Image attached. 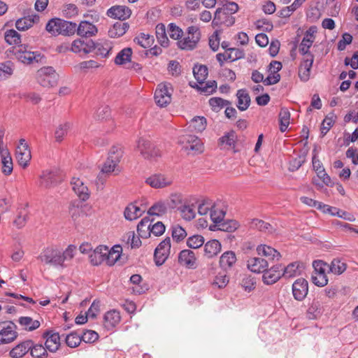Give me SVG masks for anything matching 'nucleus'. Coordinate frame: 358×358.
Here are the masks:
<instances>
[{
	"instance_id": "44",
	"label": "nucleus",
	"mask_w": 358,
	"mask_h": 358,
	"mask_svg": "<svg viewBox=\"0 0 358 358\" xmlns=\"http://www.w3.org/2000/svg\"><path fill=\"white\" fill-rule=\"evenodd\" d=\"M134 42L144 48H148L154 43V36L148 34L141 33L134 38Z\"/></svg>"
},
{
	"instance_id": "14",
	"label": "nucleus",
	"mask_w": 358,
	"mask_h": 358,
	"mask_svg": "<svg viewBox=\"0 0 358 358\" xmlns=\"http://www.w3.org/2000/svg\"><path fill=\"white\" fill-rule=\"evenodd\" d=\"M308 292V283L304 278H299L292 285V294L297 301H302Z\"/></svg>"
},
{
	"instance_id": "21",
	"label": "nucleus",
	"mask_w": 358,
	"mask_h": 358,
	"mask_svg": "<svg viewBox=\"0 0 358 358\" xmlns=\"http://www.w3.org/2000/svg\"><path fill=\"white\" fill-rule=\"evenodd\" d=\"M72 189L78 196L83 201H86L90 197L88 187L82 180L78 178H73L71 182Z\"/></svg>"
},
{
	"instance_id": "37",
	"label": "nucleus",
	"mask_w": 358,
	"mask_h": 358,
	"mask_svg": "<svg viewBox=\"0 0 358 358\" xmlns=\"http://www.w3.org/2000/svg\"><path fill=\"white\" fill-rule=\"evenodd\" d=\"M131 48H125L118 52L114 59V62L117 65H125L128 63H131Z\"/></svg>"
},
{
	"instance_id": "6",
	"label": "nucleus",
	"mask_w": 358,
	"mask_h": 358,
	"mask_svg": "<svg viewBox=\"0 0 358 358\" xmlns=\"http://www.w3.org/2000/svg\"><path fill=\"white\" fill-rule=\"evenodd\" d=\"M17 59L25 64H32L34 62H38L41 60L42 56L38 52L31 51L27 45H20L15 52Z\"/></svg>"
},
{
	"instance_id": "46",
	"label": "nucleus",
	"mask_w": 358,
	"mask_h": 358,
	"mask_svg": "<svg viewBox=\"0 0 358 358\" xmlns=\"http://www.w3.org/2000/svg\"><path fill=\"white\" fill-rule=\"evenodd\" d=\"M3 153V156L1 157L2 172L5 175L8 176L12 173L13 169V160L8 151Z\"/></svg>"
},
{
	"instance_id": "10",
	"label": "nucleus",
	"mask_w": 358,
	"mask_h": 358,
	"mask_svg": "<svg viewBox=\"0 0 358 358\" xmlns=\"http://www.w3.org/2000/svg\"><path fill=\"white\" fill-rule=\"evenodd\" d=\"M112 49L113 45L110 41L99 39L96 41H93L91 52H94L96 56L101 58H107L111 54Z\"/></svg>"
},
{
	"instance_id": "8",
	"label": "nucleus",
	"mask_w": 358,
	"mask_h": 358,
	"mask_svg": "<svg viewBox=\"0 0 358 358\" xmlns=\"http://www.w3.org/2000/svg\"><path fill=\"white\" fill-rule=\"evenodd\" d=\"M137 149L141 155L148 159H152L160 156V150L152 145L147 139L143 138H139L137 143Z\"/></svg>"
},
{
	"instance_id": "43",
	"label": "nucleus",
	"mask_w": 358,
	"mask_h": 358,
	"mask_svg": "<svg viewBox=\"0 0 358 358\" xmlns=\"http://www.w3.org/2000/svg\"><path fill=\"white\" fill-rule=\"evenodd\" d=\"M72 127V123L65 122L59 124L55 132V137L57 142H61Z\"/></svg>"
},
{
	"instance_id": "64",
	"label": "nucleus",
	"mask_w": 358,
	"mask_h": 358,
	"mask_svg": "<svg viewBox=\"0 0 358 358\" xmlns=\"http://www.w3.org/2000/svg\"><path fill=\"white\" fill-rule=\"evenodd\" d=\"M81 341V336L74 332L69 334L66 337V343L70 348L77 347Z\"/></svg>"
},
{
	"instance_id": "29",
	"label": "nucleus",
	"mask_w": 358,
	"mask_h": 358,
	"mask_svg": "<svg viewBox=\"0 0 358 358\" xmlns=\"http://www.w3.org/2000/svg\"><path fill=\"white\" fill-rule=\"evenodd\" d=\"M236 262V257L233 251L224 252L220 258V266L225 271L231 269Z\"/></svg>"
},
{
	"instance_id": "36",
	"label": "nucleus",
	"mask_w": 358,
	"mask_h": 358,
	"mask_svg": "<svg viewBox=\"0 0 358 358\" xmlns=\"http://www.w3.org/2000/svg\"><path fill=\"white\" fill-rule=\"evenodd\" d=\"M129 24L127 22H118L113 24V26L108 30V35L111 38H118L123 36L127 29Z\"/></svg>"
},
{
	"instance_id": "49",
	"label": "nucleus",
	"mask_w": 358,
	"mask_h": 358,
	"mask_svg": "<svg viewBox=\"0 0 358 358\" xmlns=\"http://www.w3.org/2000/svg\"><path fill=\"white\" fill-rule=\"evenodd\" d=\"M290 120V113L286 108H282L279 113L280 130L285 132L289 124Z\"/></svg>"
},
{
	"instance_id": "2",
	"label": "nucleus",
	"mask_w": 358,
	"mask_h": 358,
	"mask_svg": "<svg viewBox=\"0 0 358 358\" xmlns=\"http://www.w3.org/2000/svg\"><path fill=\"white\" fill-rule=\"evenodd\" d=\"M38 83L44 87H50L57 83L58 75L52 66H44L36 73Z\"/></svg>"
},
{
	"instance_id": "52",
	"label": "nucleus",
	"mask_w": 358,
	"mask_h": 358,
	"mask_svg": "<svg viewBox=\"0 0 358 358\" xmlns=\"http://www.w3.org/2000/svg\"><path fill=\"white\" fill-rule=\"evenodd\" d=\"M206 120L203 117H194L189 124V127L197 132H201L206 129Z\"/></svg>"
},
{
	"instance_id": "5",
	"label": "nucleus",
	"mask_w": 358,
	"mask_h": 358,
	"mask_svg": "<svg viewBox=\"0 0 358 358\" xmlns=\"http://www.w3.org/2000/svg\"><path fill=\"white\" fill-rule=\"evenodd\" d=\"M178 142L186 150H191L195 153H200L203 151V143L196 136L192 134H183L179 137Z\"/></svg>"
},
{
	"instance_id": "35",
	"label": "nucleus",
	"mask_w": 358,
	"mask_h": 358,
	"mask_svg": "<svg viewBox=\"0 0 358 358\" xmlns=\"http://www.w3.org/2000/svg\"><path fill=\"white\" fill-rule=\"evenodd\" d=\"M303 264L299 262H293L288 264L285 268H282V277L289 278L301 274Z\"/></svg>"
},
{
	"instance_id": "57",
	"label": "nucleus",
	"mask_w": 358,
	"mask_h": 358,
	"mask_svg": "<svg viewBox=\"0 0 358 358\" xmlns=\"http://www.w3.org/2000/svg\"><path fill=\"white\" fill-rule=\"evenodd\" d=\"M180 210L181 217L187 221L193 220L196 216L195 208L193 206L184 205Z\"/></svg>"
},
{
	"instance_id": "19",
	"label": "nucleus",
	"mask_w": 358,
	"mask_h": 358,
	"mask_svg": "<svg viewBox=\"0 0 358 358\" xmlns=\"http://www.w3.org/2000/svg\"><path fill=\"white\" fill-rule=\"evenodd\" d=\"M92 40L84 41L80 38L74 40L71 43V51L76 54L87 55L91 52Z\"/></svg>"
},
{
	"instance_id": "25",
	"label": "nucleus",
	"mask_w": 358,
	"mask_h": 358,
	"mask_svg": "<svg viewBox=\"0 0 358 358\" xmlns=\"http://www.w3.org/2000/svg\"><path fill=\"white\" fill-rule=\"evenodd\" d=\"M31 346V340L22 341L14 347L10 351L9 355L12 358H22L29 351Z\"/></svg>"
},
{
	"instance_id": "54",
	"label": "nucleus",
	"mask_w": 358,
	"mask_h": 358,
	"mask_svg": "<svg viewBox=\"0 0 358 358\" xmlns=\"http://www.w3.org/2000/svg\"><path fill=\"white\" fill-rule=\"evenodd\" d=\"M47 348H44L41 344H34L30 348V354L34 358H43L48 356Z\"/></svg>"
},
{
	"instance_id": "3",
	"label": "nucleus",
	"mask_w": 358,
	"mask_h": 358,
	"mask_svg": "<svg viewBox=\"0 0 358 358\" xmlns=\"http://www.w3.org/2000/svg\"><path fill=\"white\" fill-rule=\"evenodd\" d=\"M173 87L171 83H164L157 85L155 92V100L159 107H166L171 101Z\"/></svg>"
},
{
	"instance_id": "27",
	"label": "nucleus",
	"mask_w": 358,
	"mask_h": 358,
	"mask_svg": "<svg viewBox=\"0 0 358 358\" xmlns=\"http://www.w3.org/2000/svg\"><path fill=\"white\" fill-rule=\"evenodd\" d=\"M257 252L259 255L264 256L268 260H279L281 257V255L278 250L266 245H258Z\"/></svg>"
},
{
	"instance_id": "58",
	"label": "nucleus",
	"mask_w": 358,
	"mask_h": 358,
	"mask_svg": "<svg viewBox=\"0 0 358 358\" xmlns=\"http://www.w3.org/2000/svg\"><path fill=\"white\" fill-rule=\"evenodd\" d=\"M168 33L172 39L176 40L177 41H178L183 36V31L182 29L174 23H170L168 25Z\"/></svg>"
},
{
	"instance_id": "31",
	"label": "nucleus",
	"mask_w": 358,
	"mask_h": 358,
	"mask_svg": "<svg viewBox=\"0 0 358 358\" xmlns=\"http://www.w3.org/2000/svg\"><path fill=\"white\" fill-rule=\"evenodd\" d=\"M324 213H330L331 215L337 216L350 222H354L355 220V216L346 211L341 210L337 208L331 207L328 205H324L323 210Z\"/></svg>"
},
{
	"instance_id": "26",
	"label": "nucleus",
	"mask_w": 358,
	"mask_h": 358,
	"mask_svg": "<svg viewBox=\"0 0 358 358\" xmlns=\"http://www.w3.org/2000/svg\"><path fill=\"white\" fill-rule=\"evenodd\" d=\"M238 10V6L236 3L229 2L223 6V8H217L214 15V19L213 20V24L217 25L220 22V15L223 11L224 15L234 14Z\"/></svg>"
},
{
	"instance_id": "50",
	"label": "nucleus",
	"mask_w": 358,
	"mask_h": 358,
	"mask_svg": "<svg viewBox=\"0 0 358 358\" xmlns=\"http://www.w3.org/2000/svg\"><path fill=\"white\" fill-rule=\"evenodd\" d=\"M250 227L260 231L268 233L273 231V227L269 223L259 219H253L250 223Z\"/></svg>"
},
{
	"instance_id": "48",
	"label": "nucleus",
	"mask_w": 358,
	"mask_h": 358,
	"mask_svg": "<svg viewBox=\"0 0 358 358\" xmlns=\"http://www.w3.org/2000/svg\"><path fill=\"white\" fill-rule=\"evenodd\" d=\"M329 268L332 273L341 275L346 270L347 265L339 259H334L329 265Z\"/></svg>"
},
{
	"instance_id": "45",
	"label": "nucleus",
	"mask_w": 358,
	"mask_h": 358,
	"mask_svg": "<svg viewBox=\"0 0 358 358\" xmlns=\"http://www.w3.org/2000/svg\"><path fill=\"white\" fill-rule=\"evenodd\" d=\"M322 313V306L320 301L314 299L307 310V317L310 320L317 318Z\"/></svg>"
},
{
	"instance_id": "17",
	"label": "nucleus",
	"mask_w": 358,
	"mask_h": 358,
	"mask_svg": "<svg viewBox=\"0 0 358 358\" xmlns=\"http://www.w3.org/2000/svg\"><path fill=\"white\" fill-rule=\"evenodd\" d=\"M131 14V10L126 6H114L107 11V15L121 21L128 19Z\"/></svg>"
},
{
	"instance_id": "42",
	"label": "nucleus",
	"mask_w": 358,
	"mask_h": 358,
	"mask_svg": "<svg viewBox=\"0 0 358 358\" xmlns=\"http://www.w3.org/2000/svg\"><path fill=\"white\" fill-rule=\"evenodd\" d=\"M156 37L159 43L163 47L169 46V40L166 35V30L165 25L163 24H158L156 26Z\"/></svg>"
},
{
	"instance_id": "4",
	"label": "nucleus",
	"mask_w": 358,
	"mask_h": 358,
	"mask_svg": "<svg viewBox=\"0 0 358 358\" xmlns=\"http://www.w3.org/2000/svg\"><path fill=\"white\" fill-rule=\"evenodd\" d=\"M38 259L46 264L62 268L61 250L56 247H48L44 249L38 256Z\"/></svg>"
},
{
	"instance_id": "16",
	"label": "nucleus",
	"mask_w": 358,
	"mask_h": 358,
	"mask_svg": "<svg viewBox=\"0 0 358 358\" xmlns=\"http://www.w3.org/2000/svg\"><path fill=\"white\" fill-rule=\"evenodd\" d=\"M173 180L171 178L163 174H154L148 178L145 182L153 188H163L170 185Z\"/></svg>"
},
{
	"instance_id": "33",
	"label": "nucleus",
	"mask_w": 358,
	"mask_h": 358,
	"mask_svg": "<svg viewBox=\"0 0 358 358\" xmlns=\"http://www.w3.org/2000/svg\"><path fill=\"white\" fill-rule=\"evenodd\" d=\"M18 323L22 329L28 331H32L39 328L41 322L37 320H34L31 317H20L18 319Z\"/></svg>"
},
{
	"instance_id": "41",
	"label": "nucleus",
	"mask_w": 358,
	"mask_h": 358,
	"mask_svg": "<svg viewBox=\"0 0 358 358\" xmlns=\"http://www.w3.org/2000/svg\"><path fill=\"white\" fill-rule=\"evenodd\" d=\"M151 220L149 217H143L137 225V232L141 238H147L150 236Z\"/></svg>"
},
{
	"instance_id": "20",
	"label": "nucleus",
	"mask_w": 358,
	"mask_h": 358,
	"mask_svg": "<svg viewBox=\"0 0 358 358\" xmlns=\"http://www.w3.org/2000/svg\"><path fill=\"white\" fill-rule=\"evenodd\" d=\"M60 180L61 177L58 176L56 171H45L41 176L40 185L49 188L55 185Z\"/></svg>"
},
{
	"instance_id": "38",
	"label": "nucleus",
	"mask_w": 358,
	"mask_h": 358,
	"mask_svg": "<svg viewBox=\"0 0 358 358\" xmlns=\"http://www.w3.org/2000/svg\"><path fill=\"white\" fill-rule=\"evenodd\" d=\"M122 252V248L120 245H115L108 249L106 263L108 266H113L120 259Z\"/></svg>"
},
{
	"instance_id": "56",
	"label": "nucleus",
	"mask_w": 358,
	"mask_h": 358,
	"mask_svg": "<svg viewBox=\"0 0 358 358\" xmlns=\"http://www.w3.org/2000/svg\"><path fill=\"white\" fill-rule=\"evenodd\" d=\"M4 38L5 41L9 45H17L21 42L20 35L17 31L14 29H10L6 31L5 33Z\"/></svg>"
},
{
	"instance_id": "40",
	"label": "nucleus",
	"mask_w": 358,
	"mask_h": 358,
	"mask_svg": "<svg viewBox=\"0 0 358 358\" xmlns=\"http://www.w3.org/2000/svg\"><path fill=\"white\" fill-rule=\"evenodd\" d=\"M62 20L60 18H52L48 21L45 26L46 31L54 36L61 34Z\"/></svg>"
},
{
	"instance_id": "39",
	"label": "nucleus",
	"mask_w": 358,
	"mask_h": 358,
	"mask_svg": "<svg viewBox=\"0 0 358 358\" xmlns=\"http://www.w3.org/2000/svg\"><path fill=\"white\" fill-rule=\"evenodd\" d=\"M168 204L164 201H159L153 204L148 210L150 215L162 216L164 215L167 210Z\"/></svg>"
},
{
	"instance_id": "62",
	"label": "nucleus",
	"mask_w": 358,
	"mask_h": 358,
	"mask_svg": "<svg viewBox=\"0 0 358 358\" xmlns=\"http://www.w3.org/2000/svg\"><path fill=\"white\" fill-rule=\"evenodd\" d=\"M76 249V246H74L73 245H69L64 252H62L61 250L62 268H64L66 266V264H64V262L66 261L71 260V259L73 258Z\"/></svg>"
},
{
	"instance_id": "61",
	"label": "nucleus",
	"mask_w": 358,
	"mask_h": 358,
	"mask_svg": "<svg viewBox=\"0 0 358 358\" xmlns=\"http://www.w3.org/2000/svg\"><path fill=\"white\" fill-rule=\"evenodd\" d=\"M204 243V238L201 235H194L188 238L187 245L190 248L196 249Z\"/></svg>"
},
{
	"instance_id": "30",
	"label": "nucleus",
	"mask_w": 358,
	"mask_h": 358,
	"mask_svg": "<svg viewBox=\"0 0 358 358\" xmlns=\"http://www.w3.org/2000/svg\"><path fill=\"white\" fill-rule=\"evenodd\" d=\"M121 316L119 311L111 310L104 315V325L107 329L115 327L120 322Z\"/></svg>"
},
{
	"instance_id": "22",
	"label": "nucleus",
	"mask_w": 358,
	"mask_h": 358,
	"mask_svg": "<svg viewBox=\"0 0 358 358\" xmlns=\"http://www.w3.org/2000/svg\"><path fill=\"white\" fill-rule=\"evenodd\" d=\"M98 32L96 27L86 20L81 21L77 26L76 33L81 37L90 38L95 36Z\"/></svg>"
},
{
	"instance_id": "15",
	"label": "nucleus",
	"mask_w": 358,
	"mask_h": 358,
	"mask_svg": "<svg viewBox=\"0 0 358 358\" xmlns=\"http://www.w3.org/2000/svg\"><path fill=\"white\" fill-rule=\"evenodd\" d=\"M245 56L244 51L238 48H229L224 53H218L216 55L217 60L220 66H222L225 61H236L243 58Z\"/></svg>"
},
{
	"instance_id": "24",
	"label": "nucleus",
	"mask_w": 358,
	"mask_h": 358,
	"mask_svg": "<svg viewBox=\"0 0 358 358\" xmlns=\"http://www.w3.org/2000/svg\"><path fill=\"white\" fill-rule=\"evenodd\" d=\"M247 266L252 272L260 273L268 267V263L262 257H251L248 260Z\"/></svg>"
},
{
	"instance_id": "9",
	"label": "nucleus",
	"mask_w": 358,
	"mask_h": 358,
	"mask_svg": "<svg viewBox=\"0 0 358 358\" xmlns=\"http://www.w3.org/2000/svg\"><path fill=\"white\" fill-rule=\"evenodd\" d=\"M171 239L169 237L163 240L155 250V262L156 265L161 266L169 257L171 252Z\"/></svg>"
},
{
	"instance_id": "34",
	"label": "nucleus",
	"mask_w": 358,
	"mask_h": 358,
	"mask_svg": "<svg viewBox=\"0 0 358 358\" xmlns=\"http://www.w3.org/2000/svg\"><path fill=\"white\" fill-rule=\"evenodd\" d=\"M238 99L237 107L241 111L246 110L250 106V97L246 90H238L236 93Z\"/></svg>"
},
{
	"instance_id": "13",
	"label": "nucleus",
	"mask_w": 358,
	"mask_h": 358,
	"mask_svg": "<svg viewBox=\"0 0 358 358\" xmlns=\"http://www.w3.org/2000/svg\"><path fill=\"white\" fill-rule=\"evenodd\" d=\"M282 268L280 264L274 265L269 269L267 268L262 275L264 283L268 285L275 283L282 277Z\"/></svg>"
},
{
	"instance_id": "55",
	"label": "nucleus",
	"mask_w": 358,
	"mask_h": 358,
	"mask_svg": "<svg viewBox=\"0 0 358 358\" xmlns=\"http://www.w3.org/2000/svg\"><path fill=\"white\" fill-rule=\"evenodd\" d=\"M77 29V24L75 22L66 21L62 20L61 34L64 36H70L73 34Z\"/></svg>"
},
{
	"instance_id": "11",
	"label": "nucleus",
	"mask_w": 358,
	"mask_h": 358,
	"mask_svg": "<svg viewBox=\"0 0 358 358\" xmlns=\"http://www.w3.org/2000/svg\"><path fill=\"white\" fill-rule=\"evenodd\" d=\"M115 154L114 150L110 152V156L103 165L101 173L98 176V181L101 182V185H103L105 182V179L102 178V175L103 173L108 174L116 171V167L120 162V155L119 154L115 155Z\"/></svg>"
},
{
	"instance_id": "53",
	"label": "nucleus",
	"mask_w": 358,
	"mask_h": 358,
	"mask_svg": "<svg viewBox=\"0 0 358 358\" xmlns=\"http://www.w3.org/2000/svg\"><path fill=\"white\" fill-rule=\"evenodd\" d=\"M209 104L213 111L218 112L224 107L230 105L231 103L220 97H213L210 99Z\"/></svg>"
},
{
	"instance_id": "18",
	"label": "nucleus",
	"mask_w": 358,
	"mask_h": 358,
	"mask_svg": "<svg viewBox=\"0 0 358 358\" xmlns=\"http://www.w3.org/2000/svg\"><path fill=\"white\" fill-rule=\"evenodd\" d=\"M45 338V348L51 352H56L60 346V337L58 333L52 331H45L43 334Z\"/></svg>"
},
{
	"instance_id": "28",
	"label": "nucleus",
	"mask_w": 358,
	"mask_h": 358,
	"mask_svg": "<svg viewBox=\"0 0 358 358\" xmlns=\"http://www.w3.org/2000/svg\"><path fill=\"white\" fill-rule=\"evenodd\" d=\"M144 212L145 209L138 206L136 203H132L126 207L124 211V215L126 220L132 221L140 217Z\"/></svg>"
},
{
	"instance_id": "32",
	"label": "nucleus",
	"mask_w": 358,
	"mask_h": 358,
	"mask_svg": "<svg viewBox=\"0 0 358 358\" xmlns=\"http://www.w3.org/2000/svg\"><path fill=\"white\" fill-rule=\"evenodd\" d=\"M221 250V244L217 240H211L204 245V255L208 258L216 256Z\"/></svg>"
},
{
	"instance_id": "51",
	"label": "nucleus",
	"mask_w": 358,
	"mask_h": 358,
	"mask_svg": "<svg viewBox=\"0 0 358 358\" xmlns=\"http://www.w3.org/2000/svg\"><path fill=\"white\" fill-rule=\"evenodd\" d=\"M200 85H196V87L198 90L201 92V94L205 95H210L213 94L216 88H217V83L215 80H210L207 82L206 83L199 84Z\"/></svg>"
},
{
	"instance_id": "12",
	"label": "nucleus",
	"mask_w": 358,
	"mask_h": 358,
	"mask_svg": "<svg viewBox=\"0 0 358 358\" xmlns=\"http://www.w3.org/2000/svg\"><path fill=\"white\" fill-rule=\"evenodd\" d=\"M16 159L20 166L25 168L31 160V151L28 148L24 139L20 141V144L16 148Z\"/></svg>"
},
{
	"instance_id": "59",
	"label": "nucleus",
	"mask_w": 358,
	"mask_h": 358,
	"mask_svg": "<svg viewBox=\"0 0 358 358\" xmlns=\"http://www.w3.org/2000/svg\"><path fill=\"white\" fill-rule=\"evenodd\" d=\"M336 120V116L331 113L328 115L323 120L321 125V134L324 136L334 125Z\"/></svg>"
},
{
	"instance_id": "60",
	"label": "nucleus",
	"mask_w": 358,
	"mask_h": 358,
	"mask_svg": "<svg viewBox=\"0 0 358 358\" xmlns=\"http://www.w3.org/2000/svg\"><path fill=\"white\" fill-rule=\"evenodd\" d=\"M225 213L215 206L210 210V217L211 220L218 227L224 220Z\"/></svg>"
},
{
	"instance_id": "7",
	"label": "nucleus",
	"mask_w": 358,
	"mask_h": 358,
	"mask_svg": "<svg viewBox=\"0 0 358 358\" xmlns=\"http://www.w3.org/2000/svg\"><path fill=\"white\" fill-rule=\"evenodd\" d=\"M17 336L16 325L13 322L0 323V345L11 343Z\"/></svg>"
},
{
	"instance_id": "63",
	"label": "nucleus",
	"mask_w": 358,
	"mask_h": 358,
	"mask_svg": "<svg viewBox=\"0 0 358 358\" xmlns=\"http://www.w3.org/2000/svg\"><path fill=\"white\" fill-rule=\"evenodd\" d=\"M187 236L186 231L179 225L172 227V237L176 242L182 241Z\"/></svg>"
},
{
	"instance_id": "1",
	"label": "nucleus",
	"mask_w": 358,
	"mask_h": 358,
	"mask_svg": "<svg viewBox=\"0 0 358 358\" xmlns=\"http://www.w3.org/2000/svg\"><path fill=\"white\" fill-rule=\"evenodd\" d=\"M201 38L200 28L197 26H190L186 29L185 33L176 44L179 49L191 51L198 47Z\"/></svg>"
},
{
	"instance_id": "23",
	"label": "nucleus",
	"mask_w": 358,
	"mask_h": 358,
	"mask_svg": "<svg viewBox=\"0 0 358 358\" xmlns=\"http://www.w3.org/2000/svg\"><path fill=\"white\" fill-rule=\"evenodd\" d=\"M196 259L195 254L190 250H183L178 255V262L188 268H195L196 267Z\"/></svg>"
},
{
	"instance_id": "47",
	"label": "nucleus",
	"mask_w": 358,
	"mask_h": 358,
	"mask_svg": "<svg viewBox=\"0 0 358 358\" xmlns=\"http://www.w3.org/2000/svg\"><path fill=\"white\" fill-rule=\"evenodd\" d=\"M195 79L199 84H202L208 76V68L204 65H195L193 68Z\"/></svg>"
}]
</instances>
